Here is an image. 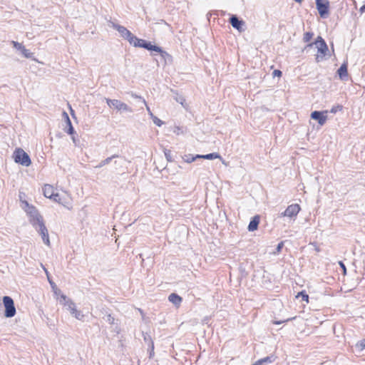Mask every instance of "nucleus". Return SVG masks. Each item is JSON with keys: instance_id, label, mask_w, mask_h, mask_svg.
Listing matches in <instances>:
<instances>
[{"instance_id": "1", "label": "nucleus", "mask_w": 365, "mask_h": 365, "mask_svg": "<svg viewBox=\"0 0 365 365\" xmlns=\"http://www.w3.org/2000/svg\"><path fill=\"white\" fill-rule=\"evenodd\" d=\"M21 207L26 212L30 223L37 230L38 226L43 223V217L37 209L33 205H29L26 200H21Z\"/></svg>"}, {"instance_id": "2", "label": "nucleus", "mask_w": 365, "mask_h": 365, "mask_svg": "<svg viewBox=\"0 0 365 365\" xmlns=\"http://www.w3.org/2000/svg\"><path fill=\"white\" fill-rule=\"evenodd\" d=\"M128 42L130 44L135 47L144 48L148 51H158L160 50V47L155 45H152L150 42H148L143 39L137 38L133 34L131 36Z\"/></svg>"}, {"instance_id": "3", "label": "nucleus", "mask_w": 365, "mask_h": 365, "mask_svg": "<svg viewBox=\"0 0 365 365\" xmlns=\"http://www.w3.org/2000/svg\"><path fill=\"white\" fill-rule=\"evenodd\" d=\"M14 159L16 163L28 167L31 164L29 155L21 148H17L14 153Z\"/></svg>"}, {"instance_id": "4", "label": "nucleus", "mask_w": 365, "mask_h": 365, "mask_svg": "<svg viewBox=\"0 0 365 365\" xmlns=\"http://www.w3.org/2000/svg\"><path fill=\"white\" fill-rule=\"evenodd\" d=\"M106 101L110 108H113L118 111H124L128 113H132L133 111L130 106L119 100L106 98Z\"/></svg>"}, {"instance_id": "5", "label": "nucleus", "mask_w": 365, "mask_h": 365, "mask_svg": "<svg viewBox=\"0 0 365 365\" xmlns=\"http://www.w3.org/2000/svg\"><path fill=\"white\" fill-rule=\"evenodd\" d=\"M3 304L5 307V317L7 318L13 317L16 314V308L12 298L9 296L4 297Z\"/></svg>"}, {"instance_id": "6", "label": "nucleus", "mask_w": 365, "mask_h": 365, "mask_svg": "<svg viewBox=\"0 0 365 365\" xmlns=\"http://www.w3.org/2000/svg\"><path fill=\"white\" fill-rule=\"evenodd\" d=\"M314 44L316 45L318 49V52L320 53L317 55L316 60L317 61H319L323 59L327 51H328V47L324 40L320 36L317 38V39L314 42Z\"/></svg>"}, {"instance_id": "7", "label": "nucleus", "mask_w": 365, "mask_h": 365, "mask_svg": "<svg viewBox=\"0 0 365 365\" xmlns=\"http://www.w3.org/2000/svg\"><path fill=\"white\" fill-rule=\"evenodd\" d=\"M300 211V207L298 204H292L289 205L287 209L281 214L283 217L289 218L296 217Z\"/></svg>"}, {"instance_id": "8", "label": "nucleus", "mask_w": 365, "mask_h": 365, "mask_svg": "<svg viewBox=\"0 0 365 365\" xmlns=\"http://www.w3.org/2000/svg\"><path fill=\"white\" fill-rule=\"evenodd\" d=\"M110 26L114 29L117 30L120 34L121 37L129 41L133 34L128 30L125 27L118 25L114 22H110Z\"/></svg>"}, {"instance_id": "9", "label": "nucleus", "mask_w": 365, "mask_h": 365, "mask_svg": "<svg viewBox=\"0 0 365 365\" xmlns=\"http://www.w3.org/2000/svg\"><path fill=\"white\" fill-rule=\"evenodd\" d=\"M67 309L70 312L71 314L73 315L76 319L78 320L83 319L84 315L81 311L76 309V304L73 302H68Z\"/></svg>"}, {"instance_id": "10", "label": "nucleus", "mask_w": 365, "mask_h": 365, "mask_svg": "<svg viewBox=\"0 0 365 365\" xmlns=\"http://www.w3.org/2000/svg\"><path fill=\"white\" fill-rule=\"evenodd\" d=\"M36 230L40 234V235L41 236V238H42L43 242L46 245H50V240H49V237H48V232L47 228L46 227V226L44 225V222L41 224V225H39L38 226V228H37Z\"/></svg>"}, {"instance_id": "11", "label": "nucleus", "mask_w": 365, "mask_h": 365, "mask_svg": "<svg viewBox=\"0 0 365 365\" xmlns=\"http://www.w3.org/2000/svg\"><path fill=\"white\" fill-rule=\"evenodd\" d=\"M311 118L318 121L319 124L323 125L327 121V116L323 112L315 110L311 113Z\"/></svg>"}, {"instance_id": "12", "label": "nucleus", "mask_w": 365, "mask_h": 365, "mask_svg": "<svg viewBox=\"0 0 365 365\" xmlns=\"http://www.w3.org/2000/svg\"><path fill=\"white\" fill-rule=\"evenodd\" d=\"M230 23L231 24L232 26L239 31H242V26L245 24V22L242 20H240L238 17L235 15H232L230 18Z\"/></svg>"}, {"instance_id": "13", "label": "nucleus", "mask_w": 365, "mask_h": 365, "mask_svg": "<svg viewBox=\"0 0 365 365\" xmlns=\"http://www.w3.org/2000/svg\"><path fill=\"white\" fill-rule=\"evenodd\" d=\"M316 5L320 16L322 18L327 17L329 14V4L319 3Z\"/></svg>"}, {"instance_id": "14", "label": "nucleus", "mask_w": 365, "mask_h": 365, "mask_svg": "<svg viewBox=\"0 0 365 365\" xmlns=\"http://www.w3.org/2000/svg\"><path fill=\"white\" fill-rule=\"evenodd\" d=\"M43 195L46 197L52 199L55 194L54 188L51 185H45L43 188Z\"/></svg>"}, {"instance_id": "15", "label": "nucleus", "mask_w": 365, "mask_h": 365, "mask_svg": "<svg viewBox=\"0 0 365 365\" xmlns=\"http://www.w3.org/2000/svg\"><path fill=\"white\" fill-rule=\"evenodd\" d=\"M168 300L173 304L175 307H180L182 302V297L175 293H172L168 297Z\"/></svg>"}, {"instance_id": "16", "label": "nucleus", "mask_w": 365, "mask_h": 365, "mask_svg": "<svg viewBox=\"0 0 365 365\" xmlns=\"http://www.w3.org/2000/svg\"><path fill=\"white\" fill-rule=\"evenodd\" d=\"M339 78L341 80H346L348 77V71H347V65L346 63H344L337 71Z\"/></svg>"}, {"instance_id": "17", "label": "nucleus", "mask_w": 365, "mask_h": 365, "mask_svg": "<svg viewBox=\"0 0 365 365\" xmlns=\"http://www.w3.org/2000/svg\"><path fill=\"white\" fill-rule=\"evenodd\" d=\"M259 223V217L258 215L255 216L250 222L248 225V230L250 232L255 231L257 229Z\"/></svg>"}, {"instance_id": "18", "label": "nucleus", "mask_w": 365, "mask_h": 365, "mask_svg": "<svg viewBox=\"0 0 365 365\" xmlns=\"http://www.w3.org/2000/svg\"><path fill=\"white\" fill-rule=\"evenodd\" d=\"M274 358L273 356H268L267 357L258 360L253 365H264V364L272 363V361H274Z\"/></svg>"}, {"instance_id": "19", "label": "nucleus", "mask_w": 365, "mask_h": 365, "mask_svg": "<svg viewBox=\"0 0 365 365\" xmlns=\"http://www.w3.org/2000/svg\"><path fill=\"white\" fill-rule=\"evenodd\" d=\"M155 51L160 54L161 57L165 60V62H171L172 61V56L166 51L162 50V48L160 47V50H158Z\"/></svg>"}, {"instance_id": "20", "label": "nucleus", "mask_w": 365, "mask_h": 365, "mask_svg": "<svg viewBox=\"0 0 365 365\" xmlns=\"http://www.w3.org/2000/svg\"><path fill=\"white\" fill-rule=\"evenodd\" d=\"M63 115H64V117L66 119V123H67V125H68V128L67 130V133L69 135H73L74 133V129H73V127L72 123L71 122V120L69 119V117H68L67 113L63 112Z\"/></svg>"}, {"instance_id": "21", "label": "nucleus", "mask_w": 365, "mask_h": 365, "mask_svg": "<svg viewBox=\"0 0 365 365\" xmlns=\"http://www.w3.org/2000/svg\"><path fill=\"white\" fill-rule=\"evenodd\" d=\"M183 159H184L185 162H186L187 163H190L197 159H200V155H196L195 156H194L191 154H188V155H185L184 156Z\"/></svg>"}, {"instance_id": "22", "label": "nucleus", "mask_w": 365, "mask_h": 365, "mask_svg": "<svg viewBox=\"0 0 365 365\" xmlns=\"http://www.w3.org/2000/svg\"><path fill=\"white\" fill-rule=\"evenodd\" d=\"M117 157H118V155H112L110 157H108V158H106L105 160H102L99 163V165H97L96 168H102V167L109 164L113 158H115Z\"/></svg>"}, {"instance_id": "23", "label": "nucleus", "mask_w": 365, "mask_h": 365, "mask_svg": "<svg viewBox=\"0 0 365 365\" xmlns=\"http://www.w3.org/2000/svg\"><path fill=\"white\" fill-rule=\"evenodd\" d=\"M212 160L216 158H220V155L217 153H209L207 155H200V159Z\"/></svg>"}, {"instance_id": "24", "label": "nucleus", "mask_w": 365, "mask_h": 365, "mask_svg": "<svg viewBox=\"0 0 365 365\" xmlns=\"http://www.w3.org/2000/svg\"><path fill=\"white\" fill-rule=\"evenodd\" d=\"M51 200H53L54 202L59 203V204H62V205H65V203H66L65 199L57 192H55V194Z\"/></svg>"}, {"instance_id": "25", "label": "nucleus", "mask_w": 365, "mask_h": 365, "mask_svg": "<svg viewBox=\"0 0 365 365\" xmlns=\"http://www.w3.org/2000/svg\"><path fill=\"white\" fill-rule=\"evenodd\" d=\"M60 303L67 307L68 305V302H73L71 299H68L65 294H61L60 297Z\"/></svg>"}, {"instance_id": "26", "label": "nucleus", "mask_w": 365, "mask_h": 365, "mask_svg": "<svg viewBox=\"0 0 365 365\" xmlns=\"http://www.w3.org/2000/svg\"><path fill=\"white\" fill-rule=\"evenodd\" d=\"M144 340L145 342H147L150 344V347L151 349V351H153L154 349V344L151 339V337L147 334H144Z\"/></svg>"}, {"instance_id": "27", "label": "nucleus", "mask_w": 365, "mask_h": 365, "mask_svg": "<svg viewBox=\"0 0 365 365\" xmlns=\"http://www.w3.org/2000/svg\"><path fill=\"white\" fill-rule=\"evenodd\" d=\"M151 118L153 123L159 127L163 124V122L153 114H151Z\"/></svg>"}, {"instance_id": "28", "label": "nucleus", "mask_w": 365, "mask_h": 365, "mask_svg": "<svg viewBox=\"0 0 365 365\" xmlns=\"http://www.w3.org/2000/svg\"><path fill=\"white\" fill-rule=\"evenodd\" d=\"M21 53L24 55L26 58H31L33 53L30 52L29 50L26 49L25 47L23 48V49L21 51Z\"/></svg>"}, {"instance_id": "29", "label": "nucleus", "mask_w": 365, "mask_h": 365, "mask_svg": "<svg viewBox=\"0 0 365 365\" xmlns=\"http://www.w3.org/2000/svg\"><path fill=\"white\" fill-rule=\"evenodd\" d=\"M313 36V34L311 32H306L304 35L303 40L304 42H309Z\"/></svg>"}, {"instance_id": "30", "label": "nucleus", "mask_w": 365, "mask_h": 365, "mask_svg": "<svg viewBox=\"0 0 365 365\" xmlns=\"http://www.w3.org/2000/svg\"><path fill=\"white\" fill-rule=\"evenodd\" d=\"M11 44L16 49L19 50V51H21L23 49V48L24 47V46H23L21 43H20L17 41H11Z\"/></svg>"}, {"instance_id": "31", "label": "nucleus", "mask_w": 365, "mask_h": 365, "mask_svg": "<svg viewBox=\"0 0 365 365\" xmlns=\"http://www.w3.org/2000/svg\"><path fill=\"white\" fill-rule=\"evenodd\" d=\"M301 296L302 298V300L304 301H306L307 302H308V299H309V296L308 294H305L304 292H301L298 294V295L297 296V297Z\"/></svg>"}, {"instance_id": "32", "label": "nucleus", "mask_w": 365, "mask_h": 365, "mask_svg": "<svg viewBox=\"0 0 365 365\" xmlns=\"http://www.w3.org/2000/svg\"><path fill=\"white\" fill-rule=\"evenodd\" d=\"M175 100L177 102L180 103L182 106H184V103L185 100L182 96H178L175 98Z\"/></svg>"}, {"instance_id": "33", "label": "nucleus", "mask_w": 365, "mask_h": 365, "mask_svg": "<svg viewBox=\"0 0 365 365\" xmlns=\"http://www.w3.org/2000/svg\"><path fill=\"white\" fill-rule=\"evenodd\" d=\"M143 103L146 106V110H147V111H148V114H149L150 117L151 118V114H153V113H152V111L150 110V107L147 105V103H146V101H145V99H143Z\"/></svg>"}, {"instance_id": "34", "label": "nucleus", "mask_w": 365, "mask_h": 365, "mask_svg": "<svg viewBox=\"0 0 365 365\" xmlns=\"http://www.w3.org/2000/svg\"><path fill=\"white\" fill-rule=\"evenodd\" d=\"M284 246V244L283 242H280L277 245V247H276V252H274V253H279L281 252L282 247Z\"/></svg>"}, {"instance_id": "35", "label": "nucleus", "mask_w": 365, "mask_h": 365, "mask_svg": "<svg viewBox=\"0 0 365 365\" xmlns=\"http://www.w3.org/2000/svg\"><path fill=\"white\" fill-rule=\"evenodd\" d=\"M360 348L361 349H365V339H362L361 340L358 344H357Z\"/></svg>"}, {"instance_id": "36", "label": "nucleus", "mask_w": 365, "mask_h": 365, "mask_svg": "<svg viewBox=\"0 0 365 365\" xmlns=\"http://www.w3.org/2000/svg\"><path fill=\"white\" fill-rule=\"evenodd\" d=\"M273 74V76H278V77H280L282 76V71H279V70H274L272 73Z\"/></svg>"}, {"instance_id": "37", "label": "nucleus", "mask_w": 365, "mask_h": 365, "mask_svg": "<svg viewBox=\"0 0 365 365\" xmlns=\"http://www.w3.org/2000/svg\"><path fill=\"white\" fill-rule=\"evenodd\" d=\"M176 135L182 133V129L180 127H175L173 131Z\"/></svg>"}, {"instance_id": "38", "label": "nucleus", "mask_w": 365, "mask_h": 365, "mask_svg": "<svg viewBox=\"0 0 365 365\" xmlns=\"http://www.w3.org/2000/svg\"><path fill=\"white\" fill-rule=\"evenodd\" d=\"M107 321L110 323V324H114V321H115V319L110 315V314H108L107 316Z\"/></svg>"}, {"instance_id": "39", "label": "nucleus", "mask_w": 365, "mask_h": 365, "mask_svg": "<svg viewBox=\"0 0 365 365\" xmlns=\"http://www.w3.org/2000/svg\"><path fill=\"white\" fill-rule=\"evenodd\" d=\"M164 153H165V155L166 158L168 159V160H170V158H171L170 157V151L168 150H165L164 151Z\"/></svg>"}, {"instance_id": "40", "label": "nucleus", "mask_w": 365, "mask_h": 365, "mask_svg": "<svg viewBox=\"0 0 365 365\" xmlns=\"http://www.w3.org/2000/svg\"><path fill=\"white\" fill-rule=\"evenodd\" d=\"M329 4V2L328 0H316V4Z\"/></svg>"}, {"instance_id": "41", "label": "nucleus", "mask_w": 365, "mask_h": 365, "mask_svg": "<svg viewBox=\"0 0 365 365\" xmlns=\"http://www.w3.org/2000/svg\"><path fill=\"white\" fill-rule=\"evenodd\" d=\"M340 267L343 269L344 273L346 272V267L342 262H339Z\"/></svg>"}, {"instance_id": "42", "label": "nucleus", "mask_w": 365, "mask_h": 365, "mask_svg": "<svg viewBox=\"0 0 365 365\" xmlns=\"http://www.w3.org/2000/svg\"><path fill=\"white\" fill-rule=\"evenodd\" d=\"M131 96H132V97H133L135 98H139V99H140L143 101V98H142L140 96H138V95H136L135 93H132Z\"/></svg>"}, {"instance_id": "43", "label": "nucleus", "mask_w": 365, "mask_h": 365, "mask_svg": "<svg viewBox=\"0 0 365 365\" xmlns=\"http://www.w3.org/2000/svg\"><path fill=\"white\" fill-rule=\"evenodd\" d=\"M360 11L361 12H364L365 11V4L360 8Z\"/></svg>"}, {"instance_id": "44", "label": "nucleus", "mask_w": 365, "mask_h": 365, "mask_svg": "<svg viewBox=\"0 0 365 365\" xmlns=\"http://www.w3.org/2000/svg\"><path fill=\"white\" fill-rule=\"evenodd\" d=\"M336 110H337V109H336V108H333L331 110V113H336Z\"/></svg>"}, {"instance_id": "45", "label": "nucleus", "mask_w": 365, "mask_h": 365, "mask_svg": "<svg viewBox=\"0 0 365 365\" xmlns=\"http://www.w3.org/2000/svg\"><path fill=\"white\" fill-rule=\"evenodd\" d=\"M72 140L74 143H76V138L74 136H72Z\"/></svg>"}, {"instance_id": "46", "label": "nucleus", "mask_w": 365, "mask_h": 365, "mask_svg": "<svg viewBox=\"0 0 365 365\" xmlns=\"http://www.w3.org/2000/svg\"><path fill=\"white\" fill-rule=\"evenodd\" d=\"M297 3H301L302 1V0H294Z\"/></svg>"}, {"instance_id": "47", "label": "nucleus", "mask_w": 365, "mask_h": 365, "mask_svg": "<svg viewBox=\"0 0 365 365\" xmlns=\"http://www.w3.org/2000/svg\"><path fill=\"white\" fill-rule=\"evenodd\" d=\"M281 323H282V322H274V324H279Z\"/></svg>"}, {"instance_id": "48", "label": "nucleus", "mask_w": 365, "mask_h": 365, "mask_svg": "<svg viewBox=\"0 0 365 365\" xmlns=\"http://www.w3.org/2000/svg\"><path fill=\"white\" fill-rule=\"evenodd\" d=\"M313 43H309L308 46H312Z\"/></svg>"}, {"instance_id": "49", "label": "nucleus", "mask_w": 365, "mask_h": 365, "mask_svg": "<svg viewBox=\"0 0 365 365\" xmlns=\"http://www.w3.org/2000/svg\"><path fill=\"white\" fill-rule=\"evenodd\" d=\"M115 164L116 165H118V162H117V161H115Z\"/></svg>"}]
</instances>
